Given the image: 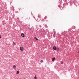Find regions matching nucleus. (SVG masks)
<instances>
[{
  "instance_id": "nucleus-1",
  "label": "nucleus",
  "mask_w": 79,
  "mask_h": 79,
  "mask_svg": "<svg viewBox=\"0 0 79 79\" xmlns=\"http://www.w3.org/2000/svg\"><path fill=\"white\" fill-rule=\"evenodd\" d=\"M20 49L21 51H23L24 48L23 47H20Z\"/></svg>"
},
{
  "instance_id": "nucleus-2",
  "label": "nucleus",
  "mask_w": 79,
  "mask_h": 79,
  "mask_svg": "<svg viewBox=\"0 0 79 79\" xmlns=\"http://www.w3.org/2000/svg\"><path fill=\"white\" fill-rule=\"evenodd\" d=\"M21 35L22 37H24V34L23 33H22L21 34Z\"/></svg>"
},
{
  "instance_id": "nucleus-3",
  "label": "nucleus",
  "mask_w": 79,
  "mask_h": 79,
  "mask_svg": "<svg viewBox=\"0 0 79 79\" xmlns=\"http://www.w3.org/2000/svg\"><path fill=\"white\" fill-rule=\"evenodd\" d=\"M53 50H56V46H54L53 47Z\"/></svg>"
},
{
  "instance_id": "nucleus-4",
  "label": "nucleus",
  "mask_w": 79,
  "mask_h": 79,
  "mask_svg": "<svg viewBox=\"0 0 79 79\" xmlns=\"http://www.w3.org/2000/svg\"><path fill=\"white\" fill-rule=\"evenodd\" d=\"M55 58L53 57L52 59V61H55Z\"/></svg>"
},
{
  "instance_id": "nucleus-5",
  "label": "nucleus",
  "mask_w": 79,
  "mask_h": 79,
  "mask_svg": "<svg viewBox=\"0 0 79 79\" xmlns=\"http://www.w3.org/2000/svg\"><path fill=\"white\" fill-rule=\"evenodd\" d=\"M56 50L57 51H59L60 50V48H56Z\"/></svg>"
},
{
  "instance_id": "nucleus-6",
  "label": "nucleus",
  "mask_w": 79,
  "mask_h": 79,
  "mask_svg": "<svg viewBox=\"0 0 79 79\" xmlns=\"http://www.w3.org/2000/svg\"><path fill=\"white\" fill-rule=\"evenodd\" d=\"M34 38L35 39V40H38V39L37 38V37H34Z\"/></svg>"
},
{
  "instance_id": "nucleus-7",
  "label": "nucleus",
  "mask_w": 79,
  "mask_h": 79,
  "mask_svg": "<svg viewBox=\"0 0 79 79\" xmlns=\"http://www.w3.org/2000/svg\"><path fill=\"white\" fill-rule=\"evenodd\" d=\"M16 68V67L15 65H14L13 66V68H14L15 69V68Z\"/></svg>"
},
{
  "instance_id": "nucleus-8",
  "label": "nucleus",
  "mask_w": 79,
  "mask_h": 79,
  "mask_svg": "<svg viewBox=\"0 0 79 79\" xmlns=\"http://www.w3.org/2000/svg\"><path fill=\"white\" fill-rule=\"evenodd\" d=\"M19 71H17V73H16V74H19Z\"/></svg>"
},
{
  "instance_id": "nucleus-9",
  "label": "nucleus",
  "mask_w": 79,
  "mask_h": 79,
  "mask_svg": "<svg viewBox=\"0 0 79 79\" xmlns=\"http://www.w3.org/2000/svg\"><path fill=\"white\" fill-rule=\"evenodd\" d=\"M34 78H35V79H37V76H36V75H35V76Z\"/></svg>"
},
{
  "instance_id": "nucleus-10",
  "label": "nucleus",
  "mask_w": 79,
  "mask_h": 79,
  "mask_svg": "<svg viewBox=\"0 0 79 79\" xmlns=\"http://www.w3.org/2000/svg\"><path fill=\"white\" fill-rule=\"evenodd\" d=\"M13 45H15V43L14 41H13Z\"/></svg>"
},
{
  "instance_id": "nucleus-11",
  "label": "nucleus",
  "mask_w": 79,
  "mask_h": 79,
  "mask_svg": "<svg viewBox=\"0 0 79 79\" xmlns=\"http://www.w3.org/2000/svg\"><path fill=\"white\" fill-rule=\"evenodd\" d=\"M55 33H53V37H55Z\"/></svg>"
},
{
  "instance_id": "nucleus-12",
  "label": "nucleus",
  "mask_w": 79,
  "mask_h": 79,
  "mask_svg": "<svg viewBox=\"0 0 79 79\" xmlns=\"http://www.w3.org/2000/svg\"><path fill=\"white\" fill-rule=\"evenodd\" d=\"M63 61H62L61 62V64H63Z\"/></svg>"
},
{
  "instance_id": "nucleus-13",
  "label": "nucleus",
  "mask_w": 79,
  "mask_h": 79,
  "mask_svg": "<svg viewBox=\"0 0 79 79\" xmlns=\"http://www.w3.org/2000/svg\"><path fill=\"white\" fill-rule=\"evenodd\" d=\"M43 60H41L40 61L41 63H43Z\"/></svg>"
},
{
  "instance_id": "nucleus-14",
  "label": "nucleus",
  "mask_w": 79,
  "mask_h": 79,
  "mask_svg": "<svg viewBox=\"0 0 79 79\" xmlns=\"http://www.w3.org/2000/svg\"><path fill=\"white\" fill-rule=\"evenodd\" d=\"M63 35H65V33H63Z\"/></svg>"
},
{
  "instance_id": "nucleus-15",
  "label": "nucleus",
  "mask_w": 79,
  "mask_h": 79,
  "mask_svg": "<svg viewBox=\"0 0 79 79\" xmlns=\"http://www.w3.org/2000/svg\"><path fill=\"white\" fill-rule=\"evenodd\" d=\"M2 38V37H1V35H0V39H1Z\"/></svg>"
},
{
  "instance_id": "nucleus-16",
  "label": "nucleus",
  "mask_w": 79,
  "mask_h": 79,
  "mask_svg": "<svg viewBox=\"0 0 79 79\" xmlns=\"http://www.w3.org/2000/svg\"><path fill=\"white\" fill-rule=\"evenodd\" d=\"M78 53H79V51H78Z\"/></svg>"
},
{
  "instance_id": "nucleus-17",
  "label": "nucleus",
  "mask_w": 79,
  "mask_h": 79,
  "mask_svg": "<svg viewBox=\"0 0 79 79\" xmlns=\"http://www.w3.org/2000/svg\"><path fill=\"white\" fill-rule=\"evenodd\" d=\"M75 28H76V27H74V29H75Z\"/></svg>"
},
{
  "instance_id": "nucleus-18",
  "label": "nucleus",
  "mask_w": 79,
  "mask_h": 79,
  "mask_svg": "<svg viewBox=\"0 0 79 79\" xmlns=\"http://www.w3.org/2000/svg\"><path fill=\"white\" fill-rule=\"evenodd\" d=\"M38 16H39V15H38Z\"/></svg>"
}]
</instances>
